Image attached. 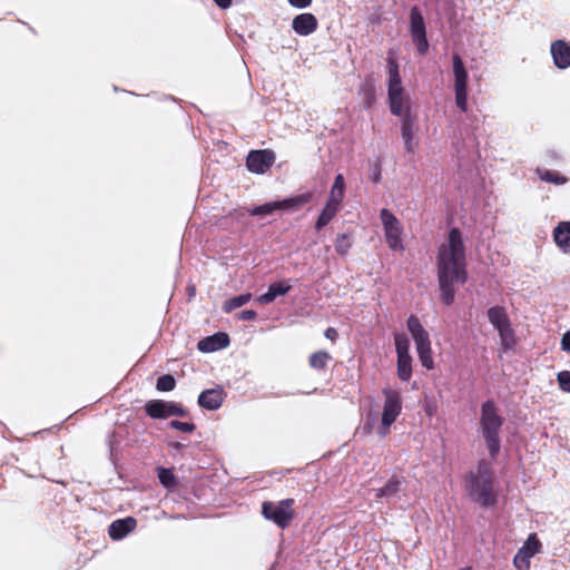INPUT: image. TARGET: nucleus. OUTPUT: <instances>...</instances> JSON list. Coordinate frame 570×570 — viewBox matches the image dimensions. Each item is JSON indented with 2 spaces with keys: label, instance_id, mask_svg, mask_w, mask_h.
I'll list each match as a JSON object with an SVG mask.
<instances>
[{
  "label": "nucleus",
  "instance_id": "dca6fc26",
  "mask_svg": "<svg viewBox=\"0 0 570 570\" xmlns=\"http://www.w3.org/2000/svg\"><path fill=\"white\" fill-rule=\"evenodd\" d=\"M318 22L313 13H301L293 19L292 27L299 36H308L317 29Z\"/></svg>",
  "mask_w": 570,
  "mask_h": 570
},
{
  "label": "nucleus",
  "instance_id": "79ce46f5",
  "mask_svg": "<svg viewBox=\"0 0 570 570\" xmlns=\"http://www.w3.org/2000/svg\"><path fill=\"white\" fill-rule=\"evenodd\" d=\"M561 348L570 353V331L563 334L561 338Z\"/></svg>",
  "mask_w": 570,
  "mask_h": 570
},
{
  "label": "nucleus",
  "instance_id": "c756f323",
  "mask_svg": "<svg viewBox=\"0 0 570 570\" xmlns=\"http://www.w3.org/2000/svg\"><path fill=\"white\" fill-rule=\"evenodd\" d=\"M345 195V179L342 174L335 176L334 184L332 186L330 197L342 203Z\"/></svg>",
  "mask_w": 570,
  "mask_h": 570
},
{
  "label": "nucleus",
  "instance_id": "473e14b6",
  "mask_svg": "<svg viewBox=\"0 0 570 570\" xmlns=\"http://www.w3.org/2000/svg\"><path fill=\"white\" fill-rule=\"evenodd\" d=\"M176 386V380L170 374H164L157 379L156 389L161 392H170Z\"/></svg>",
  "mask_w": 570,
  "mask_h": 570
},
{
  "label": "nucleus",
  "instance_id": "2f4dec72",
  "mask_svg": "<svg viewBox=\"0 0 570 570\" xmlns=\"http://www.w3.org/2000/svg\"><path fill=\"white\" fill-rule=\"evenodd\" d=\"M157 475L159 482L167 489H173L177 485L176 476L171 469L158 468Z\"/></svg>",
  "mask_w": 570,
  "mask_h": 570
},
{
  "label": "nucleus",
  "instance_id": "7ed1b4c3",
  "mask_svg": "<svg viewBox=\"0 0 570 570\" xmlns=\"http://www.w3.org/2000/svg\"><path fill=\"white\" fill-rule=\"evenodd\" d=\"M504 419L493 400H488L481 405L480 429L485 441L490 456L495 459L501 449L500 431Z\"/></svg>",
  "mask_w": 570,
  "mask_h": 570
},
{
  "label": "nucleus",
  "instance_id": "5701e85b",
  "mask_svg": "<svg viewBox=\"0 0 570 570\" xmlns=\"http://www.w3.org/2000/svg\"><path fill=\"white\" fill-rule=\"evenodd\" d=\"M407 330L411 333L415 344L430 340L429 333L422 326L420 320L415 315H411L406 322Z\"/></svg>",
  "mask_w": 570,
  "mask_h": 570
},
{
  "label": "nucleus",
  "instance_id": "423d86ee",
  "mask_svg": "<svg viewBox=\"0 0 570 570\" xmlns=\"http://www.w3.org/2000/svg\"><path fill=\"white\" fill-rule=\"evenodd\" d=\"M382 393L384 395V404L379 434L385 436L389 434L391 425L402 412V396L399 391L391 387H384Z\"/></svg>",
  "mask_w": 570,
  "mask_h": 570
},
{
  "label": "nucleus",
  "instance_id": "2eb2a0df",
  "mask_svg": "<svg viewBox=\"0 0 570 570\" xmlns=\"http://www.w3.org/2000/svg\"><path fill=\"white\" fill-rule=\"evenodd\" d=\"M137 527V520L132 517H127L125 519H118L111 522L108 528V534L112 540H120L125 538L128 533L134 531Z\"/></svg>",
  "mask_w": 570,
  "mask_h": 570
},
{
  "label": "nucleus",
  "instance_id": "f257e3e1",
  "mask_svg": "<svg viewBox=\"0 0 570 570\" xmlns=\"http://www.w3.org/2000/svg\"><path fill=\"white\" fill-rule=\"evenodd\" d=\"M436 269L441 301L450 306L454 302L455 285L468 281L465 246L458 227L450 229L446 243L439 247Z\"/></svg>",
  "mask_w": 570,
  "mask_h": 570
},
{
  "label": "nucleus",
  "instance_id": "bb28decb",
  "mask_svg": "<svg viewBox=\"0 0 570 570\" xmlns=\"http://www.w3.org/2000/svg\"><path fill=\"white\" fill-rule=\"evenodd\" d=\"M397 376L401 381L407 382L412 376V357L411 355L397 356Z\"/></svg>",
  "mask_w": 570,
  "mask_h": 570
},
{
  "label": "nucleus",
  "instance_id": "1a4fd4ad",
  "mask_svg": "<svg viewBox=\"0 0 570 570\" xmlns=\"http://www.w3.org/2000/svg\"><path fill=\"white\" fill-rule=\"evenodd\" d=\"M145 411L151 419L165 420L170 416L185 417L188 415V411L176 402H167L164 400H150L145 405Z\"/></svg>",
  "mask_w": 570,
  "mask_h": 570
},
{
  "label": "nucleus",
  "instance_id": "c9c22d12",
  "mask_svg": "<svg viewBox=\"0 0 570 570\" xmlns=\"http://www.w3.org/2000/svg\"><path fill=\"white\" fill-rule=\"evenodd\" d=\"M531 558L532 557L524 551L519 550L513 558V564L518 570H529L531 566Z\"/></svg>",
  "mask_w": 570,
  "mask_h": 570
},
{
  "label": "nucleus",
  "instance_id": "20e7f679",
  "mask_svg": "<svg viewBox=\"0 0 570 570\" xmlns=\"http://www.w3.org/2000/svg\"><path fill=\"white\" fill-rule=\"evenodd\" d=\"M389 87L387 97L390 110L393 115L404 118L411 115L410 98L402 87L399 63L393 57L387 58Z\"/></svg>",
  "mask_w": 570,
  "mask_h": 570
},
{
  "label": "nucleus",
  "instance_id": "a211bd4d",
  "mask_svg": "<svg viewBox=\"0 0 570 570\" xmlns=\"http://www.w3.org/2000/svg\"><path fill=\"white\" fill-rule=\"evenodd\" d=\"M291 288L292 285L289 284V279L273 283L268 286L266 293L257 297V302L263 305L271 304L276 299L277 296L287 294L291 291Z\"/></svg>",
  "mask_w": 570,
  "mask_h": 570
},
{
  "label": "nucleus",
  "instance_id": "39448f33",
  "mask_svg": "<svg viewBox=\"0 0 570 570\" xmlns=\"http://www.w3.org/2000/svg\"><path fill=\"white\" fill-rule=\"evenodd\" d=\"M294 503L295 500L292 498L278 502L264 501L262 503V514L278 528L286 529L295 518Z\"/></svg>",
  "mask_w": 570,
  "mask_h": 570
},
{
  "label": "nucleus",
  "instance_id": "c85d7f7f",
  "mask_svg": "<svg viewBox=\"0 0 570 570\" xmlns=\"http://www.w3.org/2000/svg\"><path fill=\"white\" fill-rule=\"evenodd\" d=\"M252 299V294L250 293H245V294H240L238 296H234L227 301L224 302L223 304V311L225 313H230L233 312L234 309L247 304L249 301Z\"/></svg>",
  "mask_w": 570,
  "mask_h": 570
},
{
  "label": "nucleus",
  "instance_id": "9d476101",
  "mask_svg": "<svg viewBox=\"0 0 570 570\" xmlns=\"http://www.w3.org/2000/svg\"><path fill=\"white\" fill-rule=\"evenodd\" d=\"M489 322L499 332L501 343L504 347H510L513 342V330L511 328L508 313L503 306H492L488 309Z\"/></svg>",
  "mask_w": 570,
  "mask_h": 570
},
{
  "label": "nucleus",
  "instance_id": "4c0bfd02",
  "mask_svg": "<svg viewBox=\"0 0 570 570\" xmlns=\"http://www.w3.org/2000/svg\"><path fill=\"white\" fill-rule=\"evenodd\" d=\"M169 426L184 433H193L196 430V425L194 423L181 422L178 420L170 421Z\"/></svg>",
  "mask_w": 570,
  "mask_h": 570
},
{
  "label": "nucleus",
  "instance_id": "0eeeda50",
  "mask_svg": "<svg viewBox=\"0 0 570 570\" xmlns=\"http://www.w3.org/2000/svg\"><path fill=\"white\" fill-rule=\"evenodd\" d=\"M454 92L456 107L465 112L468 110V71L459 53H453Z\"/></svg>",
  "mask_w": 570,
  "mask_h": 570
},
{
  "label": "nucleus",
  "instance_id": "cd10ccee",
  "mask_svg": "<svg viewBox=\"0 0 570 570\" xmlns=\"http://www.w3.org/2000/svg\"><path fill=\"white\" fill-rule=\"evenodd\" d=\"M535 174L542 181L551 183L554 185H563L568 181L567 177L562 176L556 170L537 168Z\"/></svg>",
  "mask_w": 570,
  "mask_h": 570
},
{
  "label": "nucleus",
  "instance_id": "58836bf2",
  "mask_svg": "<svg viewBox=\"0 0 570 570\" xmlns=\"http://www.w3.org/2000/svg\"><path fill=\"white\" fill-rule=\"evenodd\" d=\"M559 386L562 391L570 393V371H561L557 375Z\"/></svg>",
  "mask_w": 570,
  "mask_h": 570
},
{
  "label": "nucleus",
  "instance_id": "4468645a",
  "mask_svg": "<svg viewBox=\"0 0 570 570\" xmlns=\"http://www.w3.org/2000/svg\"><path fill=\"white\" fill-rule=\"evenodd\" d=\"M551 56L553 63L559 69L570 67V45L564 40H556L551 43Z\"/></svg>",
  "mask_w": 570,
  "mask_h": 570
},
{
  "label": "nucleus",
  "instance_id": "aec40b11",
  "mask_svg": "<svg viewBox=\"0 0 570 570\" xmlns=\"http://www.w3.org/2000/svg\"><path fill=\"white\" fill-rule=\"evenodd\" d=\"M401 132L406 153L413 154L417 142L414 140V118L412 116L402 118Z\"/></svg>",
  "mask_w": 570,
  "mask_h": 570
},
{
  "label": "nucleus",
  "instance_id": "ddd939ff",
  "mask_svg": "<svg viewBox=\"0 0 570 570\" xmlns=\"http://www.w3.org/2000/svg\"><path fill=\"white\" fill-rule=\"evenodd\" d=\"M225 397L226 393L224 389L220 386H216L214 389L203 391L198 395V404L203 409L214 411L222 406Z\"/></svg>",
  "mask_w": 570,
  "mask_h": 570
},
{
  "label": "nucleus",
  "instance_id": "37998d69",
  "mask_svg": "<svg viewBox=\"0 0 570 570\" xmlns=\"http://www.w3.org/2000/svg\"><path fill=\"white\" fill-rule=\"evenodd\" d=\"M288 1L293 7H296L299 9L309 7L312 3V0H288Z\"/></svg>",
  "mask_w": 570,
  "mask_h": 570
},
{
  "label": "nucleus",
  "instance_id": "4be33fe9",
  "mask_svg": "<svg viewBox=\"0 0 570 570\" xmlns=\"http://www.w3.org/2000/svg\"><path fill=\"white\" fill-rule=\"evenodd\" d=\"M312 193H305L297 195L295 197L286 198L283 200H278V209H287V210H296L302 208L304 205L308 204L312 200Z\"/></svg>",
  "mask_w": 570,
  "mask_h": 570
},
{
  "label": "nucleus",
  "instance_id": "e433bc0d",
  "mask_svg": "<svg viewBox=\"0 0 570 570\" xmlns=\"http://www.w3.org/2000/svg\"><path fill=\"white\" fill-rule=\"evenodd\" d=\"M278 209L277 202L274 203H266L264 205L257 206L253 208L249 213L253 216H264L273 213L274 210Z\"/></svg>",
  "mask_w": 570,
  "mask_h": 570
},
{
  "label": "nucleus",
  "instance_id": "72a5a7b5",
  "mask_svg": "<svg viewBox=\"0 0 570 570\" xmlns=\"http://www.w3.org/2000/svg\"><path fill=\"white\" fill-rule=\"evenodd\" d=\"M394 343H395V350H396L397 356L410 354V352H409L410 342H409V338L404 334H395Z\"/></svg>",
  "mask_w": 570,
  "mask_h": 570
},
{
  "label": "nucleus",
  "instance_id": "c03bdc74",
  "mask_svg": "<svg viewBox=\"0 0 570 570\" xmlns=\"http://www.w3.org/2000/svg\"><path fill=\"white\" fill-rule=\"evenodd\" d=\"M213 1L220 9H228L232 6V3H233V0H213Z\"/></svg>",
  "mask_w": 570,
  "mask_h": 570
},
{
  "label": "nucleus",
  "instance_id": "f8f14e48",
  "mask_svg": "<svg viewBox=\"0 0 570 570\" xmlns=\"http://www.w3.org/2000/svg\"><path fill=\"white\" fill-rule=\"evenodd\" d=\"M276 159L271 149L250 150L246 158V167L250 173L265 174L271 169Z\"/></svg>",
  "mask_w": 570,
  "mask_h": 570
},
{
  "label": "nucleus",
  "instance_id": "7c9ffc66",
  "mask_svg": "<svg viewBox=\"0 0 570 570\" xmlns=\"http://www.w3.org/2000/svg\"><path fill=\"white\" fill-rule=\"evenodd\" d=\"M541 548L542 543L538 539L537 534L531 533L519 550L524 551L529 556L533 557L541 551Z\"/></svg>",
  "mask_w": 570,
  "mask_h": 570
},
{
  "label": "nucleus",
  "instance_id": "f03ea898",
  "mask_svg": "<svg viewBox=\"0 0 570 570\" xmlns=\"http://www.w3.org/2000/svg\"><path fill=\"white\" fill-rule=\"evenodd\" d=\"M465 491L470 499L482 508H490L498 502V492L494 489V475L491 464L480 460L475 471L464 476Z\"/></svg>",
  "mask_w": 570,
  "mask_h": 570
},
{
  "label": "nucleus",
  "instance_id": "6e6552de",
  "mask_svg": "<svg viewBox=\"0 0 570 570\" xmlns=\"http://www.w3.org/2000/svg\"><path fill=\"white\" fill-rule=\"evenodd\" d=\"M380 217L383 224L387 246L392 250H403L404 246L401 237L403 228L400 220L386 208L381 209Z\"/></svg>",
  "mask_w": 570,
  "mask_h": 570
},
{
  "label": "nucleus",
  "instance_id": "f704fd0d",
  "mask_svg": "<svg viewBox=\"0 0 570 570\" xmlns=\"http://www.w3.org/2000/svg\"><path fill=\"white\" fill-rule=\"evenodd\" d=\"M352 246V243L350 242L347 234H341L335 239V250L337 254L345 256L350 248Z\"/></svg>",
  "mask_w": 570,
  "mask_h": 570
},
{
  "label": "nucleus",
  "instance_id": "f3484780",
  "mask_svg": "<svg viewBox=\"0 0 570 570\" xmlns=\"http://www.w3.org/2000/svg\"><path fill=\"white\" fill-rule=\"evenodd\" d=\"M229 336L224 332H218L212 336L205 337L198 342V350L204 353L214 352L227 347Z\"/></svg>",
  "mask_w": 570,
  "mask_h": 570
},
{
  "label": "nucleus",
  "instance_id": "a19ab883",
  "mask_svg": "<svg viewBox=\"0 0 570 570\" xmlns=\"http://www.w3.org/2000/svg\"><path fill=\"white\" fill-rule=\"evenodd\" d=\"M324 335L331 342H335L338 338V332L335 327H327L324 332Z\"/></svg>",
  "mask_w": 570,
  "mask_h": 570
},
{
  "label": "nucleus",
  "instance_id": "a878e982",
  "mask_svg": "<svg viewBox=\"0 0 570 570\" xmlns=\"http://www.w3.org/2000/svg\"><path fill=\"white\" fill-rule=\"evenodd\" d=\"M331 360L332 356L328 352L320 350L309 355L308 364L316 371H324Z\"/></svg>",
  "mask_w": 570,
  "mask_h": 570
},
{
  "label": "nucleus",
  "instance_id": "ea45409f",
  "mask_svg": "<svg viewBox=\"0 0 570 570\" xmlns=\"http://www.w3.org/2000/svg\"><path fill=\"white\" fill-rule=\"evenodd\" d=\"M256 317L257 313L254 309H245L238 315V318L243 321H254Z\"/></svg>",
  "mask_w": 570,
  "mask_h": 570
},
{
  "label": "nucleus",
  "instance_id": "6ab92c4d",
  "mask_svg": "<svg viewBox=\"0 0 570 570\" xmlns=\"http://www.w3.org/2000/svg\"><path fill=\"white\" fill-rule=\"evenodd\" d=\"M341 208V202L336 199L328 198L325 207L323 208L322 213L320 214L318 218L315 223V229L320 232L323 229L326 225L331 223V220L336 216Z\"/></svg>",
  "mask_w": 570,
  "mask_h": 570
},
{
  "label": "nucleus",
  "instance_id": "a18cd8bd",
  "mask_svg": "<svg viewBox=\"0 0 570 570\" xmlns=\"http://www.w3.org/2000/svg\"><path fill=\"white\" fill-rule=\"evenodd\" d=\"M461 570H471L470 567L462 568Z\"/></svg>",
  "mask_w": 570,
  "mask_h": 570
},
{
  "label": "nucleus",
  "instance_id": "393cba45",
  "mask_svg": "<svg viewBox=\"0 0 570 570\" xmlns=\"http://www.w3.org/2000/svg\"><path fill=\"white\" fill-rule=\"evenodd\" d=\"M416 352L419 355V360L426 370H432L434 367V361L432 356L431 341L426 340L420 343H416Z\"/></svg>",
  "mask_w": 570,
  "mask_h": 570
},
{
  "label": "nucleus",
  "instance_id": "9b49d317",
  "mask_svg": "<svg viewBox=\"0 0 570 570\" xmlns=\"http://www.w3.org/2000/svg\"><path fill=\"white\" fill-rule=\"evenodd\" d=\"M410 33L419 53L425 55L429 50L426 28L423 16L416 6L410 11Z\"/></svg>",
  "mask_w": 570,
  "mask_h": 570
},
{
  "label": "nucleus",
  "instance_id": "412c9836",
  "mask_svg": "<svg viewBox=\"0 0 570 570\" xmlns=\"http://www.w3.org/2000/svg\"><path fill=\"white\" fill-rule=\"evenodd\" d=\"M553 239L563 253H570V222H560L554 227Z\"/></svg>",
  "mask_w": 570,
  "mask_h": 570
},
{
  "label": "nucleus",
  "instance_id": "b1692460",
  "mask_svg": "<svg viewBox=\"0 0 570 570\" xmlns=\"http://www.w3.org/2000/svg\"><path fill=\"white\" fill-rule=\"evenodd\" d=\"M404 481L405 480L403 476H391L382 488L376 490L375 497L377 499H381L384 497L395 495L400 491V488L404 483Z\"/></svg>",
  "mask_w": 570,
  "mask_h": 570
}]
</instances>
